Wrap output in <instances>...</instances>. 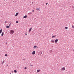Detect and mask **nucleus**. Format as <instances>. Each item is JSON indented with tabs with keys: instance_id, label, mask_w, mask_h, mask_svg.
I'll return each mask as SVG.
<instances>
[{
	"instance_id": "obj_1",
	"label": "nucleus",
	"mask_w": 74,
	"mask_h": 74,
	"mask_svg": "<svg viewBox=\"0 0 74 74\" xmlns=\"http://www.w3.org/2000/svg\"><path fill=\"white\" fill-rule=\"evenodd\" d=\"M14 33V31L13 30H11L10 31V34H11V33H12V34H13Z\"/></svg>"
},
{
	"instance_id": "obj_2",
	"label": "nucleus",
	"mask_w": 74,
	"mask_h": 74,
	"mask_svg": "<svg viewBox=\"0 0 74 74\" xmlns=\"http://www.w3.org/2000/svg\"><path fill=\"white\" fill-rule=\"evenodd\" d=\"M36 53V51H34L33 52H32V55H35V53Z\"/></svg>"
},
{
	"instance_id": "obj_3",
	"label": "nucleus",
	"mask_w": 74,
	"mask_h": 74,
	"mask_svg": "<svg viewBox=\"0 0 74 74\" xmlns=\"http://www.w3.org/2000/svg\"><path fill=\"white\" fill-rule=\"evenodd\" d=\"M32 28H30V29H29V32H31V31L32 30Z\"/></svg>"
},
{
	"instance_id": "obj_4",
	"label": "nucleus",
	"mask_w": 74,
	"mask_h": 74,
	"mask_svg": "<svg viewBox=\"0 0 74 74\" xmlns=\"http://www.w3.org/2000/svg\"><path fill=\"white\" fill-rule=\"evenodd\" d=\"M55 42L56 43L58 41V39H56L55 40Z\"/></svg>"
},
{
	"instance_id": "obj_5",
	"label": "nucleus",
	"mask_w": 74,
	"mask_h": 74,
	"mask_svg": "<svg viewBox=\"0 0 74 74\" xmlns=\"http://www.w3.org/2000/svg\"><path fill=\"white\" fill-rule=\"evenodd\" d=\"M19 14V13L18 12L16 13V14L15 15V16H18V15Z\"/></svg>"
},
{
	"instance_id": "obj_6",
	"label": "nucleus",
	"mask_w": 74,
	"mask_h": 74,
	"mask_svg": "<svg viewBox=\"0 0 74 74\" xmlns=\"http://www.w3.org/2000/svg\"><path fill=\"white\" fill-rule=\"evenodd\" d=\"M65 68L64 67H63L62 68V69L61 70H65Z\"/></svg>"
},
{
	"instance_id": "obj_7",
	"label": "nucleus",
	"mask_w": 74,
	"mask_h": 74,
	"mask_svg": "<svg viewBox=\"0 0 74 74\" xmlns=\"http://www.w3.org/2000/svg\"><path fill=\"white\" fill-rule=\"evenodd\" d=\"M23 18H27V15H25V16H24Z\"/></svg>"
},
{
	"instance_id": "obj_8",
	"label": "nucleus",
	"mask_w": 74,
	"mask_h": 74,
	"mask_svg": "<svg viewBox=\"0 0 74 74\" xmlns=\"http://www.w3.org/2000/svg\"><path fill=\"white\" fill-rule=\"evenodd\" d=\"M4 35V32H3L1 34V36H3Z\"/></svg>"
},
{
	"instance_id": "obj_9",
	"label": "nucleus",
	"mask_w": 74,
	"mask_h": 74,
	"mask_svg": "<svg viewBox=\"0 0 74 74\" xmlns=\"http://www.w3.org/2000/svg\"><path fill=\"white\" fill-rule=\"evenodd\" d=\"M2 32V29H1V30H0V34H1V33Z\"/></svg>"
},
{
	"instance_id": "obj_10",
	"label": "nucleus",
	"mask_w": 74,
	"mask_h": 74,
	"mask_svg": "<svg viewBox=\"0 0 74 74\" xmlns=\"http://www.w3.org/2000/svg\"><path fill=\"white\" fill-rule=\"evenodd\" d=\"M34 48L35 49L36 48H37V46H34Z\"/></svg>"
},
{
	"instance_id": "obj_11",
	"label": "nucleus",
	"mask_w": 74,
	"mask_h": 74,
	"mask_svg": "<svg viewBox=\"0 0 74 74\" xmlns=\"http://www.w3.org/2000/svg\"><path fill=\"white\" fill-rule=\"evenodd\" d=\"M55 37H56V35L52 36V38H55Z\"/></svg>"
},
{
	"instance_id": "obj_12",
	"label": "nucleus",
	"mask_w": 74,
	"mask_h": 74,
	"mask_svg": "<svg viewBox=\"0 0 74 74\" xmlns=\"http://www.w3.org/2000/svg\"><path fill=\"white\" fill-rule=\"evenodd\" d=\"M6 27V28H10V26H7Z\"/></svg>"
},
{
	"instance_id": "obj_13",
	"label": "nucleus",
	"mask_w": 74,
	"mask_h": 74,
	"mask_svg": "<svg viewBox=\"0 0 74 74\" xmlns=\"http://www.w3.org/2000/svg\"><path fill=\"white\" fill-rule=\"evenodd\" d=\"M55 42V41L53 40L51 41V42Z\"/></svg>"
},
{
	"instance_id": "obj_14",
	"label": "nucleus",
	"mask_w": 74,
	"mask_h": 74,
	"mask_svg": "<svg viewBox=\"0 0 74 74\" xmlns=\"http://www.w3.org/2000/svg\"><path fill=\"white\" fill-rule=\"evenodd\" d=\"M40 70H37V72H38H38H40Z\"/></svg>"
},
{
	"instance_id": "obj_15",
	"label": "nucleus",
	"mask_w": 74,
	"mask_h": 74,
	"mask_svg": "<svg viewBox=\"0 0 74 74\" xmlns=\"http://www.w3.org/2000/svg\"><path fill=\"white\" fill-rule=\"evenodd\" d=\"M14 73H17V72L16 70H14Z\"/></svg>"
},
{
	"instance_id": "obj_16",
	"label": "nucleus",
	"mask_w": 74,
	"mask_h": 74,
	"mask_svg": "<svg viewBox=\"0 0 74 74\" xmlns=\"http://www.w3.org/2000/svg\"><path fill=\"white\" fill-rule=\"evenodd\" d=\"M28 14H29V15H30V14H32V12L29 13H28Z\"/></svg>"
},
{
	"instance_id": "obj_17",
	"label": "nucleus",
	"mask_w": 74,
	"mask_h": 74,
	"mask_svg": "<svg viewBox=\"0 0 74 74\" xmlns=\"http://www.w3.org/2000/svg\"><path fill=\"white\" fill-rule=\"evenodd\" d=\"M65 29H68V28L67 27H65Z\"/></svg>"
},
{
	"instance_id": "obj_18",
	"label": "nucleus",
	"mask_w": 74,
	"mask_h": 74,
	"mask_svg": "<svg viewBox=\"0 0 74 74\" xmlns=\"http://www.w3.org/2000/svg\"><path fill=\"white\" fill-rule=\"evenodd\" d=\"M19 22H18V21H16V23H18Z\"/></svg>"
},
{
	"instance_id": "obj_19",
	"label": "nucleus",
	"mask_w": 74,
	"mask_h": 74,
	"mask_svg": "<svg viewBox=\"0 0 74 74\" xmlns=\"http://www.w3.org/2000/svg\"><path fill=\"white\" fill-rule=\"evenodd\" d=\"M4 63V61H3V62L2 63V64H3V63Z\"/></svg>"
},
{
	"instance_id": "obj_20",
	"label": "nucleus",
	"mask_w": 74,
	"mask_h": 74,
	"mask_svg": "<svg viewBox=\"0 0 74 74\" xmlns=\"http://www.w3.org/2000/svg\"><path fill=\"white\" fill-rule=\"evenodd\" d=\"M36 10H40V8H38V9L37 8Z\"/></svg>"
},
{
	"instance_id": "obj_21",
	"label": "nucleus",
	"mask_w": 74,
	"mask_h": 74,
	"mask_svg": "<svg viewBox=\"0 0 74 74\" xmlns=\"http://www.w3.org/2000/svg\"><path fill=\"white\" fill-rule=\"evenodd\" d=\"M7 54H5V56H7Z\"/></svg>"
},
{
	"instance_id": "obj_22",
	"label": "nucleus",
	"mask_w": 74,
	"mask_h": 74,
	"mask_svg": "<svg viewBox=\"0 0 74 74\" xmlns=\"http://www.w3.org/2000/svg\"><path fill=\"white\" fill-rule=\"evenodd\" d=\"M24 69H27V67H25V68H24Z\"/></svg>"
},
{
	"instance_id": "obj_23",
	"label": "nucleus",
	"mask_w": 74,
	"mask_h": 74,
	"mask_svg": "<svg viewBox=\"0 0 74 74\" xmlns=\"http://www.w3.org/2000/svg\"><path fill=\"white\" fill-rule=\"evenodd\" d=\"M72 27L73 28V29H74V26H73V25H72Z\"/></svg>"
},
{
	"instance_id": "obj_24",
	"label": "nucleus",
	"mask_w": 74,
	"mask_h": 74,
	"mask_svg": "<svg viewBox=\"0 0 74 74\" xmlns=\"http://www.w3.org/2000/svg\"><path fill=\"white\" fill-rule=\"evenodd\" d=\"M46 5H47V4H48V3H46Z\"/></svg>"
},
{
	"instance_id": "obj_25",
	"label": "nucleus",
	"mask_w": 74,
	"mask_h": 74,
	"mask_svg": "<svg viewBox=\"0 0 74 74\" xmlns=\"http://www.w3.org/2000/svg\"><path fill=\"white\" fill-rule=\"evenodd\" d=\"M34 10H32V12H34Z\"/></svg>"
},
{
	"instance_id": "obj_26",
	"label": "nucleus",
	"mask_w": 74,
	"mask_h": 74,
	"mask_svg": "<svg viewBox=\"0 0 74 74\" xmlns=\"http://www.w3.org/2000/svg\"><path fill=\"white\" fill-rule=\"evenodd\" d=\"M11 25V23H10V24H9V26Z\"/></svg>"
},
{
	"instance_id": "obj_27",
	"label": "nucleus",
	"mask_w": 74,
	"mask_h": 74,
	"mask_svg": "<svg viewBox=\"0 0 74 74\" xmlns=\"http://www.w3.org/2000/svg\"><path fill=\"white\" fill-rule=\"evenodd\" d=\"M25 35H26H26H27V34H26V32L25 33Z\"/></svg>"
},
{
	"instance_id": "obj_28",
	"label": "nucleus",
	"mask_w": 74,
	"mask_h": 74,
	"mask_svg": "<svg viewBox=\"0 0 74 74\" xmlns=\"http://www.w3.org/2000/svg\"><path fill=\"white\" fill-rule=\"evenodd\" d=\"M39 55H41V54H40V53H39Z\"/></svg>"
},
{
	"instance_id": "obj_29",
	"label": "nucleus",
	"mask_w": 74,
	"mask_h": 74,
	"mask_svg": "<svg viewBox=\"0 0 74 74\" xmlns=\"http://www.w3.org/2000/svg\"><path fill=\"white\" fill-rule=\"evenodd\" d=\"M5 23H7V21H5Z\"/></svg>"
},
{
	"instance_id": "obj_30",
	"label": "nucleus",
	"mask_w": 74,
	"mask_h": 74,
	"mask_svg": "<svg viewBox=\"0 0 74 74\" xmlns=\"http://www.w3.org/2000/svg\"><path fill=\"white\" fill-rule=\"evenodd\" d=\"M30 66H33V65H31Z\"/></svg>"
},
{
	"instance_id": "obj_31",
	"label": "nucleus",
	"mask_w": 74,
	"mask_h": 74,
	"mask_svg": "<svg viewBox=\"0 0 74 74\" xmlns=\"http://www.w3.org/2000/svg\"><path fill=\"white\" fill-rule=\"evenodd\" d=\"M6 44H7V42H6Z\"/></svg>"
},
{
	"instance_id": "obj_32",
	"label": "nucleus",
	"mask_w": 74,
	"mask_h": 74,
	"mask_svg": "<svg viewBox=\"0 0 74 74\" xmlns=\"http://www.w3.org/2000/svg\"><path fill=\"white\" fill-rule=\"evenodd\" d=\"M32 3L33 4V2H32Z\"/></svg>"
},
{
	"instance_id": "obj_33",
	"label": "nucleus",
	"mask_w": 74,
	"mask_h": 74,
	"mask_svg": "<svg viewBox=\"0 0 74 74\" xmlns=\"http://www.w3.org/2000/svg\"><path fill=\"white\" fill-rule=\"evenodd\" d=\"M10 74H11V73H10Z\"/></svg>"
},
{
	"instance_id": "obj_34",
	"label": "nucleus",
	"mask_w": 74,
	"mask_h": 74,
	"mask_svg": "<svg viewBox=\"0 0 74 74\" xmlns=\"http://www.w3.org/2000/svg\"><path fill=\"white\" fill-rule=\"evenodd\" d=\"M73 51H74V49H73Z\"/></svg>"
}]
</instances>
